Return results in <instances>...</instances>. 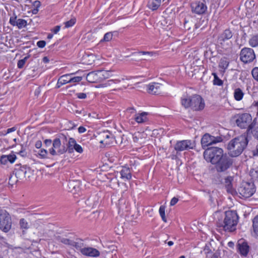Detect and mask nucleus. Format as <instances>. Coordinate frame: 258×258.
Segmentation results:
<instances>
[{
    "instance_id": "f257e3e1",
    "label": "nucleus",
    "mask_w": 258,
    "mask_h": 258,
    "mask_svg": "<svg viewBox=\"0 0 258 258\" xmlns=\"http://www.w3.org/2000/svg\"><path fill=\"white\" fill-rule=\"evenodd\" d=\"M238 219L239 217L235 211H227L223 215L218 217L216 225L225 231L231 232L236 230Z\"/></svg>"
},
{
    "instance_id": "f03ea898",
    "label": "nucleus",
    "mask_w": 258,
    "mask_h": 258,
    "mask_svg": "<svg viewBox=\"0 0 258 258\" xmlns=\"http://www.w3.org/2000/svg\"><path fill=\"white\" fill-rule=\"evenodd\" d=\"M249 140L245 135L238 136L231 140L227 145L228 154L232 157L239 156L246 147Z\"/></svg>"
},
{
    "instance_id": "7ed1b4c3",
    "label": "nucleus",
    "mask_w": 258,
    "mask_h": 258,
    "mask_svg": "<svg viewBox=\"0 0 258 258\" xmlns=\"http://www.w3.org/2000/svg\"><path fill=\"white\" fill-rule=\"evenodd\" d=\"M68 141L66 135L61 134L58 135L52 142V147L49 149L50 154L52 156L59 155L67 152L66 143Z\"/></svg>"
},
{
    "instance_id": "20e7f679",
    "label": "nucleus",
    "mask_w": 258,
    "mask_h": 258,
    "mask_svg": "<svg viewBox=\"0 0 258 258\" xmlns=\"http://www.w3.org/2000/svg\"><path fill=\"white\" fill-rule=\"evenodd\" d=\"M224 154L223 150L222 148L215 147L208 148L204 152V157L205 159L214 164L220 160L221 157Z\"/></svg>"
},
{
    "instance_id": "39448f33",
    "label": "nucleus",
    "mask_w": 258,
    "mask_h": 258,
    "mask_svg": "<svg viewBox=\"0 0 258 258\" xmlns=\"http://www.w3.org/2000/svg\"><path fill=\"white\" fill-rule=\"evenodd\" d=\"M233 118L237 126L241 129L249 128L253 122L251 115L248 113L236 114Z\"/></svg>"
},
{
    "instance_id": "423d86ee",
    "label": "nucleus",
    "mask_w": 258,
    "mask_h": 258,
    "mask_svg": "<svg viewBox=\"0 0 258 258\" xmlns=\"http://www.w3.org/2000/svg\"><path fill=\"white\" fill-rule=\"evenodd\" d=\"M233 164V159L230 155H227L225 153L221 158L220 160H217L215 165V168L217 172H224L229 169Z\"/></svg>"
},
{
    "instance_id": "0eeeda50",
    "label": "nucleus",
    "mask_w": 258,
    "mask_h": 258,
    "mask_svg": "<svg viewBox=\"0 0 258 258\" xmlns=\"http://www.w3.org/2000/svg\"><path fill=\"white\" fill-rule=\"evenodd\" d=\"M233 35V32L230 28L226 29L218 35L217 43L222 48L227 49L232 44L231 41L230 43L228 41Z\"/></svg>"
},
{
    "instance_id": "6e6552de",
    "label": "nucleus",
    "mask_w": 258,
    "mask_h": 258,
    "mask_svg": "<svg viewBox=\"0 0 258 258\" xmlns=\"http://www.w3.org/2000/svg\"><path fill=\"white\" fill-rule=\"evenodd\" d=\"M31 174L30 168L26 165H22L21 164H16L13 171V175H15L16 179L20 180L29 178Z\"/></svg>"
},
{
    "instance_id": "1a4fd4ad",
    "label": "nucleus",
    "mask_w": 258,
    "mask_h": 258,
    "mask_svg": "<svg viewBox=\"0 0 258 258\" xmlns=\"http://www.w3.org/2000/svg\"><path fill=\"white\" fill-rule=\"evenodd\" d=\"M98 138L100 140L99 143L105 146H112L117 143L114 135L108 130L100 132Z\"/></svg>"
},
{
    "instance_id": "9d476101",
    "label": "nucleus",
    "mask_w": 258,
    "mask_h": 258,
    "mask_svg": "<svg viewBox=\"0 0 258 258\" xmlns=\"http://www.w3.org/2000/svg\"><path fill=\"white\" fill-rule=\"evenodd\" d=\"M11 226L12 220L10 215L6 211H0V229L8 232Z\"/></svg>"
},
{
    "instance_id": "9b49d317",
    "label": "nucleus",
    "mask_w": 258,
    "mask_h": 258,
    "mask_svg": "<svg viewBox=\"0 0 258 258\" xmlns=\"http://www.w3.org/2000/svg\"><path fill=\"white\" fill-rule=\"evenodd\" d=\"M239 55L240 60L244 63H250L255 58L253 49L248 47L243 48Z\"/></svg>"
},
{
    "instance_id": "f8f14e48",
    "label": "nucleus",
    "mask_w": 258,
    "mask_h": 258,
    "mask_svg": "<svg viewBox=\"0 0 258 258\" xmlns=\"http://www.w3.org/2000/svg\"><path fill=\"white\" fill-rule=\"evenodd\" d=\"M240 195L244 198H248L253 195L255 191L253 183L245 182L238 189Z\"/></svg>"
},
{
    "instance_id": "ddd939ff",
    "label": "nucleus",
    "mask_w": 258,
    "mask_h": 258,
    "mask_svg": "<svg viewBox=\"0 0 258 258\" xmlns=\"http://www.w3.org/2000/svg\"><path fill=\"white\" fill-rule=\"evenodd\" d=\"M223 139L221 137H214L210 135L208 133H206L202 137L201 139V145L203 148H205L208 146L214 144L221 142Z\"/></svg>"
},
{
    "instance_id": "4468645a",
    "label": "nucleus",
    "mask_w": 258,
    "mask_h": 258,
    "mask_svg": "<svg viewBox=\"0 0 258 258\" xmlns=\"http://www.w3.org/2000/svg\"><path fill=\"white\" fill-rule=\"evenodd\" d=\"M195 147V141L186 140L177 142L174 146V149L178 152L179 151L193 149Z\"/></svg>"
},
{
    "instance_id": "2eb2a0df",
    "label": "nucleus",
    "mask_w": 258,
    "mask_h": 258,
    "mask_svg": "<svg viewBox=\"0 0 258 258\" xmlns=\"http://www.w3.org/2000/svg\"><path fill=\"white\" fill-rule=\"evenodd\" d=\"M205 107V102L202 97L199 95L191 96L190 108L194 111H200Z\"/></svg>"
},
{
    "instance_id": "dca6fc26",
    "label": "nucleus",
    "mask_w": 258,
    "mask_h": 258,
    "mask_svg": "<svg viewBox=\"0 0 258 258\" xmlns=\"http://www.w3.org/2000/svg\"><path fill=\"white\" fill-rule=\"evenodd\" d=\"M204 2H205V0H203V2H201L199 1L192 2L191 4L192 12L199 15L205 13L206 11H207V7L206 5L204 3Z\"/></svg>"
},
{
    "instance_id": "f3484780",
    "label": "nucleus",
    "mask_w": 258,
    "mask_h": 258,
    "mask_svg": "<svg viewBox=\"0 0 258 258\" xmlns=\"http://www.w3.org/2000/svg\"><path fill=\"white\" fill-rule=\"evenodd\" d=\"M237 251L241 255L246 257L249 251V246L245 241L239 240L237 244Z\"/></svg>"
},
{
    "instance_id": "a211bd4d",
    "label": "nucleus",
    "mask_w": 258,
    "mask_h": 258,
    "mask_svg": "<svg viewBox=\"0 0 258 258\" xmlns=\"http://www.w3.org/2000/svg\"><path fill=\"white\" fill-rule=\"evenodd\" d=\"M246 134L247 137L251 135L254 139L258 140V122L256 117L253 119L252 125L246 130Z\"/></svg>"
},
{
    "instance_id": "6ab92c4d",
    "label": "nucleus",
    "mask_w": 258,
    "mask_h": 258,
    "mask_svg": "<svg viewBox=\"0 0 258 258\" xmlns=\"http://www.w3.org/2000/svg\"><path fill=\"white\" fill-rule=\"evenodd\" d=\"M162 85L157 83L153 82L147 86V91L149 93L158 95L161 93Z\"/></svg>"
},
{
    "instance_id": "aec40b11",
    "label": "nucleus",
    "mask_w": 258,
    "mask_h": 258,
    "mask_svg": "<svg viewBox=\"0 0 258 258\" xmlns=\"http://www.w3.org/2000/svg\"><path fill=\"white\" fill-rule=\"evenodd\" d=\"M81 253L87 256L94 257H98L100 255V252L98 250L91 247H84L81 249Z\"/></svg>"
},
{
    "instance_id": "412c9836",
    "label": "nucleus",
    "mask_w": 258,
    "mask_h": 258,
    "mask_svg": "<svg viewBox=\"0 0 258 258\" xmlns=\"http://www.w3.org/2000/svg\"><path fill=\"white\" fill-rule=\"evenodd\" d=\"M121 178L126 180H130L132 178V173L130 168L127 166H123L120 171Z\"/></svg>"
},
{
    "instance_id": "4be33fe9",
    "label": "nucleus",
    "mask_w": 258,
    "mask_h": 258,
    "mask_svg": "<svg viewBox=\"0 0 258 258\" xmlns=\"http://www.w3.org/2000/svg\"><path fill=\"white\" fill-rule=\"evenodd\" d=\"M229 64V60L227 57H222L219 61L218 67L221 69L220 70L222 73H225L226 70L228 68Z\"/></svg>"
},
{
    "instance_id": "5701e85b",
    "label": "nucleus",
    "mask_w": 258,
    "mask_h": 258,
    "mask_svg": "<svg viewBox=\"0 0 258 258\" xmlns=\"http://www.w3.org/2000/svg\"><path fill=\"white\" fill-rule=\"evenodd\" d=\"M153 54V52L150 51H139L135 52L133 53V55L134 57V60H145L146 58H144L142 57V55H148L149 56H152Z\"/></svg>"
},
{
    "instance_id": "b1692460",
    "label": "nucleus",
    "mask_w": 258,
    "mask_h": 258,
    "mask_svg": "<svg viewBox=\"0 0 258 258\" xmlns=\"http://www.w3.org/2000/svg\"><path fill=\"white\" fill-rule=\"evenodd\" d=\"M97 77L98 78V82H102L110 76V71L106 70L97 71Z\"/></svg>"
},
{
    "instance_id": "393cba45",
    "label": "nucleus",
    "mask_w": 258,
    "mask_h": 258,
    "mask_svg": "<svg viewBox=\"0 0 258 258\" xmlns=\"http://www.w3.org/2000/svg\"><path fill=\"white\" fill-rule=\"evenodd\" d=\"M148 113L146 112H142L141 113L136 114L135 117V120L139 123H144L148 120L147 115Z\"/></svg>"
},
{
    "instance_id": "a878e982",
    "label": "nucleus",
    "mask_w": 258,
    "mask_h": 258,
    "mask_svg": "<svg viewBox=\"0 0 258 258\" xmlns=\"http://www.w3.org/2000/svg\"><path fill=\"white\" fill-rule=\"evenodd\" d=\"M96 58L95 56L93 54H85L83 56V60L84 61V63L90 65L92 64L93 62L95 61Z\"/></svg>"
},
{
    "instance_id": "bb28decb",
    "label": "nucleus",
    "mask_w": 258,
    "mask_h": 258,
    "mask_svg": "<svg viewBox=\"0 0 258 258\" xmlns=\"http://www.w3.org/2000/svg\"><path fill=\"white\" fill-rule=\"evenodd\" d=\"M86 80L90 83L98 82L97 71L89 73L86 76Z\"/></svg>"
},
{
    "instance_id": "cd10ccee",
    "label": "nucleus",
    "mask_w": 258,
    "mask_h": 258,
    "mask_svg": "<svg viewBox=\"0 0 258 258\" xmlns=\"http://www.w3.org/2000/svg\"><path fill=\"white\" fill-rule=\"evenodd\" d=\"M160 5L161 0H150L147 6L150 9L155 11L158 9Z\"/></svg>"
},
{
    "instance_id": "c85d7f7f",
    "label": "nucleus",
    "mask_w": 258,
    "mask_h": 258,
    "mask_svg": "<svg viewBox=\"0 0 258 258\" xmlns=\"http://www.w3.org/2000/svg\"><path fill=\"white\" fill-rule=\"evenodd\" d=\"M190 103L191 96H183L181 98V104L185 108L190 107Z\"/></svg>"
},
{
    "instance_id": "c756f323",
    "label": "nucleus",
    "mask_w": 258,
    "mask_h": 258,
    "mask_svg": "<svg viewBox=\"0 0 258 258\" xmlns=\"http://www.w3.org/2000/svg\"><path fill=\"white\" fill-rule=\"evenodd\" d=\"M77 144V142L75 139L73 138H70L69 139L68 143H66L67 148H68L67 152L69 153H72L73 152V147Z\"/></svg>"
},
{
    "instance_id": "7c9ffc66",
    "label": "nucleus",
    "mask_w": 258,
    "mask_h": 258,
    "mask_svg": "<svg viewBox=\"0 0 258 258\" xmlns=\"http://www.w3.org/2000/svg\"><path fill=\"white\" fill-rule=\"evenodd\" d=\"M83 246V240L81 238H76L75 239L73 247H75L77 250H80V251L81 252V249L84 248Z\"/></svg>"
},
{
    "instance_id": "2f4dec72",
    "label": "nucleus",
    "mask_w": 258,
    "mask_h": 258,
    "mask_svg": "<svg viewBox=\"0 0 258 258\" xmlns=\"http://www.w3.org/2000/svg\"><path fill=\"white\" fill-rule=\"evenodd\" d=\"M244 93L240 88H236L234 90V97L237 101H240L242 99Z\"/></svg>"
},
{
    "instance_id": "473e14b6",
    "label": "nucleus",
    "mask_w": 258,
    "mask_h": 258,
    "mask_svg": "<svg viewBox=\"0 0 258 258\" xmlns=\"http://www.w3.org/2000/svg\"><path fill=\"white\" fill-rule=\"evenodd\" d=\"M41 6V3L39 1H35L32 3L31 12L33 14H37L39 11V8Z\"/></svg>"
},
{
    "instance_id": "72a5a7b5",
    "label": "nucleus",
    "mask_w": 258,
    "mask_h": 258,
    "mask_svg": "<svg viewBox=\"0 0 258 258\" xmlns=\"http://www.w3.org/2000/svg\"><path fill=\"white\" fill-rule=\"evenodd\" d=\"M248 43L252 47L258 46V34L253 35L249 40Z\"/></svg>"
},
{
    "instance_id": "f704fd0d",
    "label": "nucleus",
    "mask_w": 258,
    "mask_h": 258,
    "mask_svg": "<svg viewBox=\"0 0 258 258\" xmlns=\"http://www.w3.org/2000/svg\"><path fill=\"white\" fill-rule=\"evenodd\" d=\"M212 75L214 77L213 81V84L219 86H222L223 84V81L218 77L217 74L216 73H213Z\"/></svg>"
},
{
    "instance_id": "c9c22d12",
    "label": "nucleus",
    "mask_w": 258,
    "mask_h": 258,
    "mask_svg": "<svg viewBox=\"0 0 258 258\" xmlns=\"http://www.w3.org/2000/svg\"><path fill=\"white\" fill-rule=\"evenodd\" d=\"M253 232L258 236V215L256 216L252 220Z\"/></svg>"
},
{
    "instance_id": "e433bc0d",
    "label": "nucleus",
    "mask_w": 258,
    "mask_h": 258,
    "mask_svg": "<svg viewBox=\"0 0 258 258\" xmlns=\"http://www.w3.org/2000/svg\"><path fill=\"white\" fill-rule=\"evenodd\" d=\"M165 206L164 205H161L159 208V212L160 215L161 217L162 220L164 222H166L167 220H166V218L165 217Z\"/></svg>"
},
{
    "instance_id": "4c0bfd02",
    "label": "nucleus",
    "mask_w": 258,
    "mask_h": 258,
    "mask_svg": "<svg viewBox=\"0 0 258 258\" xmlns=\"http://www.w3.org/2000/svg\"><path fill=\"white\" fill-rule=\"evenodd\" d=\"M27 25V21L24 19H19L17 20V22L16 23V26L18 27L19 29H22L25 27Z\"/></svg>"
},
{
    "instance_id": "58836bf2",
    "label": "nucleus",
    "mask_w": 258,
    "mask_h": 258,
    "mask_svg": "<svg viewBox=\"0 0 258 258\" xmlns=\"http://www.w3.org/2000/svg\"><path fill=\"white\" fill-rule=\"evenodd\" d=\"M30 55H28L25 56L24 58L20 59L18 61L17 63V67L19 69H22L24 66L26 61L29 58Z\"/></svg>"
},
{
    "instance_id": "ea45409f",
    "label": "nucleus",
    "mask_w": 258,
    "mask_h": 258,
    "mask_svg": "<svg viewBox=\"0 0 258 258\" xmlns=\"http://www.w3.org/2000/svg\"><path fill=\"white\" fill-rule=\"evenodd\" d=\"M112 32H107L104 35L103 38L100 40V42H108L110 41L112 38Z\"/></svg>"
},
{
    "instance_id": "a19ab883",
    "label": "nucleus",
    "mask_w": 258,
    "mask_h": 258,
    "mask_svg": "<svg viewBox=\"0 0 258 258\" xmlns=\"http://www.w3.org/2000/svg\"><path fill=\"white\" fill-rule=\"evenodd\" d=\"M76 22V19L75 18H72L69 21H68L64 23L65 28H68L72 27Z\"/></svg>"
},
{
    "instance_id": "79ce46f5",
    "label": "nucleus",
    "mask_w": 258,
    "mask_h": 258,
    "mask_svg": "<svg viewBox=\"0 0 258 258\" xmlns=\"http://www.w3.org/2000/svg\"><path fill=\"white\" fill-rule=\"evenodd\" d=\"M225 187L226 188L227 191L228 193H230L232 195H234L236 193L235 190L232 186V183L231 184H226V185H225Z\"/></svg>"
},
{
    "instance_id": "37998d69",
    "label": "nucleus",
    "mask_w": 258,
    "mask_h": 258,
    "mask_svg": "<svg viewBox=\"0 0 258 258\" xmlns=\"http://www.w3.org/2000/svg\"><path fill=\"white\" fill-rule=\"evenodd\" d=\"M73 74H66L64 75H62L59 78L61 79L62 81L64 82V85L67 83H70V77Z\"/></svg>"
},
{
    "instance_id": "c03bdc74",
    "label": "nucleus",
    "mask_w": 258,
    "mask_h": 258,
    "mask_svg": "<svg viewBox=\"0 0 258 258\" xmlns=\"http://www.w3.org/2000/svg\"><path fill=\"white\" fill-rule=\"evenodd\" d=\"M7 160L10 163H13L16 160L17 157L15 154H9L6 155Z\"/></svg>"
},
{
    "instance_id": "a18cd8bd",
    "label": "nucleus",
    "mask_w": 258,
    "mask_h": 258,
    "mask_svg": "<svg viewBox=\"0 0 258 258\" xmlns=\"http://www.w3.org/2000/svg\"><path fill=\"white\" fill-rule=\"evenodd\" d=\"M251 75L253 79L258 82V67H255L252 70Z\"/></svg>"
},
{
    "instance_id": "49530a36",
    "label": "nucleus",
    "mask_w": 258,
    "mask_h": 258,
    "mask_svg": "<svg viewBox=\"0 0 258 258\" xmlns=\"http://www.w3.org/2000/svg\"><path fill=\"white\" fill-rule=\"evenodd\" d=\"M249 175L252 178H258V168L251 170L249 172Z\"/></svg>"
},
{
    "instance_id": "de8ad7c7",
    "label": "nucleus",
    "mask_w": 258,
    "mask_h": 258,
    "mask_svg": "<svg viewBox=\"0 0 258 258\" xmlns=\"http://www.w3.org/2000/svg\"><path fill=\"white\" fill-rule=\"evenodd\" d=\"M47 151L44 149H41L40 150L39 152L38 153L39 155L42 158H47Z\"/></svg>"
},
{
    "instance_id": "09e8293b",
    "label": "nucleus",
    "mask_w": 258,
    "mask_h": 258,
    "mask_svg": "<svg viewBox=\"0 0 258 258\" xmlns=\"http://www.w3.org/2000/svg\"><path fill=\"white\" fill-rule=\"evenodd\" d=\"M82 80V77L77 76L73 78L70 77V83H78L80 82Z\"/></svg>"
},
{
    "instance_id": "8fccbe9b",
    "label": "nucleus",
    "mask_w": 258,
    "mask_h": 258,
    "mask_svg": "<svg viewBox=\"0 0 258 258\" xmlns=\"http://www.w3.org/2000/svg\"><path fill=\"white\" fill-rule=\"evenodd\" d=\"M75 150L76 152L79 153H82L83 152V149L82 147L77 143L73 147V150Z\"/></svg>"
},
{
    "instance_id": "3c124183",
    "label": "nucleus",
    "mask_w": 258,
    "mask_h": 258,
    "mask_svg": "<svg viewBox=\"0 0 258 258\" xmlns=\"http://www.w3.org/2000/svg\"><path fill=\"white\" fill-rule=\"evenodd\" d=\"M21 150L19 151V154L22 157L26 156L27 152H26L25 147L23 145H21Z\"/></svg>"
},
{
    "instance_id": "603ef678",
    "label": "nucleus",
    "mask_w": 258,
    "mask_h": 258,
    "mask_svg": "<svg viewBox=\"0 0 258 258\" xmlns=\"http://www.w3.org/2000/svg\"><path fill=\"white\" fill-rule=\"evenodd\" d=\"M17 20V16L14 15V16L11 17L9 22L12 25L15 26H16Z\"/></svg>"
},
{
    "instance_id": "864d4df0",
    "label": "nucleus",
    "mask_w": 258,
    "mask_h": 258,
    "mask_svg": "<svg viewBox=\"0 0 258 258\" xmlns=\"http://www.w3.org/2000/svg\"><path fill=\"white\" fill-rule=\"evenodd\" d=\"M20 225L22 228H27L28 223L24 219H21L20 220Z\"/></svg>"
},
{
    "instance_id": "5fc2aeb1",
    "label": "nucleus",
    "mask_w": 258,
    "mask_h": 258,
    "mask_svg": "<svg viewBox=\"0 0 258 258\" xmlns=\"http://www.w3.org/2000/svg\"><path fill=\"white\" fill-rule=\"evenodd\" d=\"M233 180V177L228 176L225 179V185L226 184H231Z\"/></svg>"
},
{
    "instance_id": "6e6d98bb",
    "label": "nucleus",
    "mask_w": 258,
    "mask_h": 258,
    "mask_svg": "<svg viewBox=\"0 0 258 258\" xmlns=\"http://www.w3.org/2000/svg\"><path fill=\"white\" fill-rule=\"evenodd\" d=\"M8 162L6 155H2L0 158V163L1 164L6 165Z\"/></svg>"
},
{
    "instance_id": "4d7b16f0",
    "label": "nucleus",
    "mask_w": 258,
    "mask_h": 258,
    "mask_svg": "<svg viewBox=\"0 0 258 258\" xmlns=\"http://www.w3.org/2000/svg\"><path fill=\"white\" fill-rule=\"evenodd\" d=\"M76 95L77 96L78 98L81 99H85L87 97L86 94L84 93H76Z\"/></svg>"
},
{
    "instance_id": "13d9d810",
    "label": "nucleus",
    "mask_w": 258,
    "mask_h": 258,
    "mask_svg": "<svg viewBox=\"0 0 258 258\" xmlns=\"http://www.w3.org/2000/svg\"><path fill=\"white\" fill-rule=\"evenodd\" d=\"M53 141L51 139H45L44 141V144L46 147H50L52 145Z\"/></svg>"
},
{
    "instance_id": "bf43d9fd",
    "label": "nucleus",
    "mask_w": 258,
    "mask_h": 258,
    "mask_svg": "<svg viewBox=\"0 0 258 258\" xmlns=\"http://www.w3.org/2000/svg\"><path fill=\"white\" fill-rule=\"evenodd\" d=\"M46 45V42L44 40H40L37 42V46L39 48H43Z\"/></svg>"
},
{
    "instance_id": "052dcab7",
    "label": "nucleus",
    "mask_w": 258,
    "mask_h": 258,
    "mask_svg": "<svg viewBox=\"0 0 258 258\" xmlns=\"http://www.w3.org/2000/svg\"><path fill=\"white\" fill-rule=\"evenodd\" d=\"M64 82L63 81H62V80L61 79L59 78L57 81V83L56 84L55 88H56V89L59 88L61 86L64 85Z\"/></svg>"
},
{
    "instance_id": "680f3d73",
    "label": "nucleus",
    "mask_w": 258,
    "mask_h": 258,
    "mask_svg": "<svg viewBox=\"0 0 258 258\" xmlns=\"http://www.w3.org/2000/svg\"><path fill=\"white\" fill-rule=\"evenodd\" d=\"M18 179H17L16 180H15V177H13V175L11 174V175L9 177V184L13 185L14 182H17Z\"/></svg>"
},
{
    "instance_id": "e2e57ef3",
    "label": "nucleus",
    "mask_w": 258,
    "mask_h": 258,
    "mask_svg": "<svg viewBox=\"0 0 258 258\" xmlns=\"http://www.w3.org/2000/svg\"><path fill=\"white\" fill-rule=\"evenodd\" d=\"M178 201V199L176 197H173L170 203V205L171 206H173L175 205Z\"/></svg>"
},
{
    "instance_id": "0e129e2a",
    "label": "nucleus",
    "mask_w": 258,
    "mask_h": 258,
    "mask_svg": "<svg viewBox=\"0 0 258 258\" xmlns=\"http://www.w3.org/2000/svg\"><path fill=\"white\" fill-rule=\"evenodd\" d=\"M16 130V128L15 127H13L11 128H8L5 133H3V134L4 135H6L8 134H9L10 133H12L13 132H14Z\"/></svg>"
},
{
    "instance_id": "69168bd1",
    "label": "nucleus",
    "mask_w": 258,
    "mask_h": 258,
    "mask_svg": "<svg viewBox=\"0 0 258 258\" xmlns=\"http://www.w3.org/2000/svg\"><path fill=\"white\" fill-rule=\"evenodd\" d=\"M252 153L253 156L258 157V144L256 145L255 149L252 151Z\"/></svg>"
},
{
    "instance_id": "338daca9",
    "label": "nucleus",
    "mask_w": 258,
    "mask_h": 258,
    "mask_svg": "<svg viewBox=\"0 0 258 258\" xmlns=\"http://www.w3.org/2000/svg\"><path fill=\"white\" fill-rule=\"evenodd\" d=\"M213 182L215 184H221L222 183V179L221 177L219 175L218 177V179H214L213 180Z\"/></svg>"
},
{
    "instance_id": "774afa93",
    "label": "nucleus",
    "mask_w": 258,
    "mask_h": 258,
    "mask_svg": "<svg viewBox=\"0 0 258 258\" xmlns=\"http://www.w3.org/2000/svg\"><path fill=\"white\" fill-rule=\"evenodd\" d=\"M60 29V26L57 25L54 27V28L52 30V31L54 34H56L59 31Z\"/></svg>"
}]
</instances>
